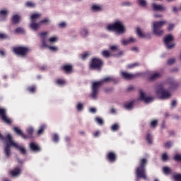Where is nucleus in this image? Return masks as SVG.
Returning a JSON list of instances; mask_svg holds the SVG:
<instances>
[{
	"label": "nucleus",
	"mask_w": 181,
	"mask_h": 181,
	"mask_svg": "<svg viewBox=\"0 0 181 181\" xmlns=\"http://www.w3.org/2000/svg\"><path fill=\"white\" fill-rule=\"evenodd\" d=\"M0 141H4L6 143V146L4 147V153L6 158H11L12 153L11 152V146H13L16 149H18L22 155H26V148L19 146V144L14 142L12 139V136L11 134H7L4 136L0 133Z\"/></svg>",
	"instance_id": "obj_1"
},
{
	"label": "nucleus",
	"mask_w": 181,
	"mask_h": 181,
	"mask_svg": "<svg viewBox=\"0 0 181 181\" xmlns=\"http://www.w3.org/2000/svg\"><path fill=\"white\" fill-rule=\"evenodd\" d=\"M112 81H114V78L112 76H107L100 81L93 82L91 98L94 99L97 98L101 86H103L104 83H112Z\"/></svg>",
	"instance_id": "obj_2"
},
{
	"label": "nucleus",
	"mask_w": 181,
	"mask_h": 181,
	"mask_svg": "<svg viewBox=\"0 0 181 181\" xmlns=\"http://www.w3.org/2000/svg\"><path fill=\"white\" fill-rule=\"evenodd\" d=\"M148 163V159L141 158L139 160V165L136 168V175L139 179H144L146 180V165Z\"/></svg>",
	"instance_id": "obj_3"
},
{
	"label": "nucleus",
	"mask_w": 181,
	"mask_h": 181,
	"mask_svg": "<svg viewBox=\"0 0 181 181\" xmlns=\"http://www.w3.org/2000/svg\"><path fill=\"white\" fill-rule=\"evenodd\" d=\"M107 29L112 32H116V33H125V27L121 21H115L112 24L108 25Z\"/></svg>",
	"instance_id": "obj_4"
},
{
	"label": "nucleus",
	"mask_w": 181,
	"mask_h": 181,
	"mask_svg": "<svg viewBox=\"0 0 181 181\" xmlns=\"http://www.w3.org/2000/svg\"><path fill=\"white\" fill-rule=\"evenodd\" d=\"M168 22L163 21H154L153 23V33L156 35V36H162L165 31L162 30V28L166 25Z\"/></svg>",
	"instance_id": "obj_5"
},
{
	"label": "nucleus",
	"mask_w": 181,
	"mask_h": 181,
	"mask_svg": "<svg viewBox=\"0 0 181 181\" xmlns=\"http://www.w3.org/2000/svg\"><path fill=\"white\" fill-rule=\"evenodd\" d=\"M156 93L158 97H159V98L161 100H168L172 96L170 92L163 88V84H159L158 86V89L156 90Z\"/></svg>",
	"instance_id": "obj_6"
},
{
	"label": "nucleus",
	"mask_w": 181,
	"mask_h": 181,
	"mask_svg": "<svg viewBox=\"0 0 181 181\" xmlns=\"http://www.w3.org/2000/svg\"><path fill=\"white\" fill-rule=\"evenodd\" d=\"M104 65V62L98 58H93L89 64L90 70H101L103 66Z\"/></svg>",
	"instance_id": "obj_7"
},
{
	"label": "nucleus",
	"mask_w": 181,
	"mask_h": 181,
	"mask_svg": "<svg viewBox=\"0 0 181 181\" xmlns=\"http://www.w3.org/2000/svg\"><path fill=\"white\" fill-rule=\"evenodd\" d=\"M13 52L17 56H21L22 57H25L30 52V49L28 47H15L13 48Z\"/></svg>",
	"instance_id": "obj_8"
},
{
	"label": "nucleus",
	"mask_w": 181,
	"mask_h": 181,
	"mask_svg": "<svg viewBox=\"0 0 181 181\" xmlns=\"http://www.w3.org/2000/svg\"><path fill=\"white\" fill-rule=\"evenodd\" d=\"M173 40H175V37H173V35H172L171 34L168 35L164 38V43L165 45V47L169 50L173 49V47H175V44L173 43Z\"/></svg>",
	"instance_id": "obj_9"
},
{
	"label": "nucleus",
	"mask_w": 181,
	"mask_h": 181,
	"mask_svg": "<svg viewBox=\"0 0 181 181\" xmlns=\"http://www.w3.org/2000/svg\"><path fill=\"white\" fill-rule=\"evenodd\" d=\"M0 117L5 122V124H7V125H11L12 124V119L11 118L8 117L6 116V110L4 108H0Z\"/></svg>",
	"instance_id": "obj_10"
},
{
	"label": "nucleus",
	"mask_w": 181,
	"mask_h": 181,
	"mask_svg": "<svg viewBox=\"0 0 181 181\" xmlns=\"http://www.w3.org/2000/svg\"><path fill=\"white\" fill-rule=\"evenodd\" d=\"M121 76L122 78H124V80H134V78L139 77V76H141V74L137 73V74H133L127 73L126 71H122L121 73Z\"/></svg>",
	"instance_id": "obj_11"
},
{
	"label": "nucleus",
	"mask_w": 181,
	"mask_h": 181,
	"mask_svg": "<svg viewBox=\"0 0 181 181\" xmlns=\"http://www.w3.org/2000/svg\"><path fill=\"white\" fill-rule=\"evenodd\" d=\"M117 153L114 151H109L106 155V160L107 162H110V163H114L117 162Z\"/></svg>",
	"instance_id": "obj_12"
},
{
	"label": "nucleus",
	"mask_w": 181,
	"mask_h": 181,
	"mask_svg": "<svg viewBox=\"0 0 181 181\" xmlns=\"http://www.w3.org/2000/svg\"><path fill=\"white\" fill-rule=\"evenodd\" d=\"M61 70L66 74H71L73 73V65L66 64L61 66Z\"/></svg>",
	"instance_id": "obj_13"
},
{
	"label": "nucleus",
	"mask_w": 181,
	"mask_h": 181,
	"mask_svg": "<svg viewBox=\"0 0 181 181\" xmlns=\"http://www.w3.org/2000/svg\"><path fill=\"white\" fill-rule=\"evenodd\" d=\"M140 100L144 103H148L153 101V98L145 95V93L140 90Z\"/></svg>",
	"instance_id": "obj_14"
},
{
	"label": "nucleus",
	"mask_w": 181,
	"mask_h": 181,
	"mask_svg": "<svg viewBox=\"0 0 181 181\" xmlns=\"http://www.w3.org/2000/svg\"><path fill=\"white\" fill-rule=\"evenodd\" d=\"M152 10L154 11V12H163V11H166V8H165V6L160 4H156L155 3H153L151 4Z\"/></svg>",
	"instance_id": "obj_15"
},
{
	"label": "nucleus",
	"mask_w": 181,
	"mask_h": 181,
	"mask_svg": "<svg viewBox=\"0 0 181 181\" xmlns=\"http://www.w3.org/2000/svg\"><path fill=\"white\" fill-rule=\"evenodd\" d=\"M30 149L32 151V152H40L42 151V148H40V146L37 145V144L35 142H31L30 144Z\"/></svg>",
	"instance_id": "obj_16"
},
{
	"label": "nucleus",
	"mask_w": 181,
	"mask_h": 181,
	"mask_svg": "<svg viewBox=\"0 0 181 181\" xmlns=\"http://www.w3.org/2000/svg\"><path fill=\"white\" fill-rule=\"evenodd\" d=\"M22 173V170L19 167H16L13 170L10 171V175L13 176V177H16V176H19V175Z\"/></svg>",
	"instance_id": "obj_17"
},
{
	"label": "nucleus",
	"mask_w": 181,
	"mask_h": 181,
	"mask_svg": "<svg viewBox=\"0 0 181 181\" xmlns=\"http://www.w3.org/2000/svg\"><path fill=\"white\" fill-rule=\"evenodd\" d=\"M170 90H175L179 87V83L172 78L168 79Z\"/></svg>",
	"instance_id": "obj_18"
},
{
	"label": "nucleus",
	"mask_w": 181,
	"mask_h": 181,
	"mask_svg": "<svg viewBox=\"0 0 181 181\" xmlns=\"http://www.w3.org/2000/svg\"><path fill=\"white\" fill-rule=\"evenodd\" d=\"M161 77H162V74L159 72H156L150 76L149 81H155V80H158V78H160Z\"/></svg>",
	"instance_id": "obj_19"
},
{
	"label": "nucleus",
	"mask_w": 181,
	"mask_h": 181,
	"mask_svg": "<svg viewBox=\"0 0 181 181\" xmlns=\"http://www.w3.org/2000/svg\"><path fill=\"white\" fill-rule=\"evenodd\" d=\"M13 131L17 135L22 136V138H23L24 139H28V136H26V134H23L22 130H21L19 128L13 127Z\"/></svg>",
	"instance_id": "obj_20"
},
{
	"label": "nucleus",
	"mask_w": 181,
	"mask_h": 181,
	"mask_svg": "<svg viewBox=\"0 0 181 181\" xmlns=\"http://www.w3.org/2000/svg\"><path fill=\"white\" fill-rule=\"evenodd\" d=\"M21 16L16 14L11 18V23L13 25H18L21 22Z\"/></svg>",
	"instance_id": "obj_21"
},
{
	"label": "nucleus",
	"mask_w": 181,
	"mask_h": 181,
	"mask_svg": "<svg viewBox=\"0 0 181 181\" xmlns=\"http://www.w3.org/2000/svg\"><path fill=\"white\" fill-rule=\"evenodd\" d=\"M30 28L32 29V30H37L39 28H40V23H36V21H31V23L30 24Z\"/></svg>",
	"instance_id": "obj_22"
},
{
	"label": "nucleus",
	"mask_w": 181,
	"mask_h": 181,
	"mask_svg": "<svg viewBox=\"0 0 181 181\" xmlns=\"http://www.w3.org/2000/svg\"><path fill=\"white\" fill-rule=\"evenodd\" d=\"M134 42H136V40H135V38L130 37L129 40H123L122 45H124V46H127V45L134 43Z\"/></svg>",
	"instance_id": "obj_23"
},
{
	"label": "nucleus",
	"mask_w": 181,
	"mask_h": 181,
	"mask_svg": "<svg viewBox=\"0 0 181 181\" xmlns=\"http://www.w3.org/2000/svg\"><path fill=\"white\" fill-rule=\"evenodd\" d=\"M136 34L139 36V37H141L142 39H144V37H146V35L142 33V30L139 27L136 28Z\"/></svg>",
	"instance_id": "obj_24"
},
{
	"label": "nucleus",
	"mask_w": 181,
	"mask_h": 181,
	"mask_svg": "<svg viewBox=\"0 0 181 181\" xmlns=\"http://www.w3.org/2000/svg\"><path fill=\"white\" fill-rule=\"evenodd\" d=\"M56 84H57V86H66V80L63 79V78H58L55 81Z\"/></svg>",
	"instance_id": "obj_25"
},
{
	"label": "nucleus",
	"mask_w": 181,
	"mask_h": 181,
	"mask_svg": "<svg viewBox=\"0 0 181 181\" xmlns=\"http://www.w3.org/2000/svg\"><path fill=\"white\" fill-rule=\"evenodd\" d=\"M26 90L28 91V93H30L31 94H35V93H36V86H28L27 87Z\"/></svg>",
	"instance_id": "obj_26"
},
{
	"label": "nucleus",
	"mask_w": 181,
	"mask_h": 181,
	"mask_svg": "<svg viewBox=\"0 0 181 181\" xmlns=\"http://www.w3.org/2000/svg\"><path fill=\"white\" fill-rule=\"evenodd\" d=\"M91 8L92 11H93L94 12H101V11H103V7L101 6L93 5Z\"/></svg>",
	"instance_id": "obj_27"
},
{
	"label": "nucleus",
	"mask_w": 181,
	"mask_h": 181,
	"mask_svg": "<svg viewBox=\"0 0 181 181\" xmlns=\"http://www.w3.org/2000/svg\"><path fill=\"white\" fill-rule=\"evenodd\" d=\"M134 100L129 102V103H127L124 105V108L126 110H132V108H134Z\"/></svg>",
	"instance_id": "obj_28"
},
{
	"label": "nucleus",
	"mask_w": 181,
	"mask_h": 181,
	"mask_svg": "<svg viewBox=\"0 0 181 181\" xmlns=\"http://www.w3.org/2000/svg\"><path fill=\"white\" fill-rule=\"evenodd\" d=\"M81 35L83 37H87L88 36V30L87 28H81Z\"/></svg>",
	"instance_id": "obj_29"
},
{
	"label": "nucleus",
	"mask_w": 181,
	"mask_h": 181,
	"mask_svg": "<svg viewBox=\"0 0 181 181\" xmlns=\"http://www.w3.org/2000/svg\"><path fill=\"white\" fill-rule=\"evenodd\" d=\"M41 15L39 13H34L32 14L30 16L31 22H36V19H39L40 18Z\"/></svg>",
	"instance_id": "obj_30"
},
{
	"label": "nucleus",
	"mask_w": 181,
	"mask_h": 181,
	"mask_svg": "<svg viewBox=\"0 0 181 181\" xmlns=\"http://www.w3.org/2000/svg\"><path fill=\"white\" fill-rule=\"evenodd\" d=\"M102 56L106 59H108V57H111V53H110V52L107 50H103L102 52Z\"/></svg>",
	"instance_id": "obj_31"
},
{
	"label": "nucleus",
	"mask_w": 181,
	"mask_h": 181,
	"mask_svg": "<svg viewBox=\"0 0 181 181\" xmlns=\"http://www.w3.org/2000/svg\"><path fill=\"white\" fill-rule=\"evenodd\" d=\"M163 172L165 175H170L172 173V170L169 167H163Z\"/></svg>",
	"instance_id": "obj_32"
},
{
	"label": "nucleus",
	"mask_w": 181,
	"mask_h": 181,
	"mask_svg": "<svg viewBox=\"0 0 181 181\" xmlns=\"http://www.w3.org/2000/svg\"><path fill=\"white\" fill-rule=\"evenodd\" d=\"M45 128H46L45 125H41L37 132V135H42V134H43V132H45Z\"/></svg>",
	"instance_id": "obj_33"
},
{
	"label": "nucleus",
	"mask_w": 181,
	"mask_h": 181,
	"mask_svg": "<svg viewBox=\"0 0 181 181\" xmlns=\"http://www.w3.org/2000/svg\"><path fill=\"white\" fill-rule=\"evenodd\" d=\"M118 129H119V125L118 124H115L111 127V130L114 132L118 131Z\"/></svg>",
	"instance_id": "obj_34"
},
{
	"label": "nucleus",
	"mask_w": 181,
	"mask_h": 181,
	"mask_svg": "<svg viewBox=\"0 0 181 181\" xmlns=\"http://www.w3.org/2000/svg\"><path fill=\"white\" fill-rule=\"evenodd\" d=\"M146 140L148 142V144H152V136H151V134H147Z\"/></svg>",
	"instance_id": "obj_35"
},
{
	"label": "nucleus",
	"mask_w": 181,
	"mask_h": 181,
	"mask_svg": "<svg viewBox=\"0 0 181 181\" xmlns=\"http://www.w3.org/2000/svg\"><path fill=\"white\" fill-rule=\"evenodd\" d=\"M15 33L19 34V33H25V30H23V28L18 27L16 28Z\"/></svg>",
	"instance_id": "obj_36"
},
{
	"label": "nucleus",
	"mask_w": 181,
	"mask_h": 181,
	"mask_svg": "<svg viewBox=\"0 0 181 181\" xmlns=\"http://www.w3.org/2000/svg\"><path fill=\"white\" fill-rule=\"evenodd\" d=\"M95 121L99 125H104V120L100 117H96L95 119Z\"/></svg>",
	"instance_id": "obj_37"
},
{
	"label": "nucleus",
	"mask_w": 181,
	"mask_h": 181,
	"mask_svg": "<svg viewBox=\"0 0 181 181\" xmlns=\"http://www.w3.org/2000/svg\"><path fill=\"white\" fill-rule=\"evenodd\" d=\"M161 158L163 162H166L167 160H168L169 156H168V154L166 153H164L162 154Z\"/></svg>",
	"instance_id": "obj_38"
},
{
	"label": "nucleus",
	"mask_w": 181,
	"mask_h": 181,
	"mask_svg": "<svg viewBox=\"0 0 181 181\" xmlns=\"http://www.w3.org/2000/svg\"><path fill=\"white\" fill-rule=\"evenodd\" d=\"M33 128L30 127L27 129V134L30 135V136H28V138H32V135L33 134Z\"/></svg>",
	"instance_id": "obj_39"
},
{
	"label": "nucleus",
	"mask_w": 181,
	"mask_h": 181,
	"mask_svg": "<svg viewBox=\"0 0 181 181\" xmlns=\"http://www.w3.org/2000/svg\"><path fill=\"white\" fill-rule=\"evenodd\" d=\"M138 66H139V63L138 62H135L134 64H129L127 66L128 69H134L135 67H138Z\"/></svg>",
	"instance_id": "obj_40"
},
{
	"label": "nucleus",
	"mask_w": 181,
	"mask_h": 181,
	"mask_svg": "<svg viewBox=\"0 0 181 181\" xmlns=\"http://www.w3.org/2000/svg\"><path fill=\"white\" fill-rule=\"evenodd\" d=\"M150 125L151 128H156L158 126V120L151 121Z\"/></svg>",
	"instance_id": "obj_41"
},
{
	"label": "nucleus",
	"mask_w": 181,
	"mask_h": 181,
	"mask_svg": "<svg viewBox=\"0 0 181 181\" xmlns=\"http://www.w3.org/2000/svg\"><path fill=\"white\" fill-rule=\"evenodd\" d=\"M53 142L57 144L59 142V135L57 134H54L52 137Z\"/></svg>",
	"instance_id": "obj_42"
},
{
	"label": "nucleus",
	"mask_w": 181,
	"mask_h": 181,
	"mask_svg": "<svg viewBox=\"0 0 181 181\" xmlns=\"http://www.w3.org/2000/svg\"><path fill=\"white\" fill-rule=\"evenodd\" d=\"M0 16H4V18H6V16H8V11L6 10L0 11Z\"/></svg>",
	"instance_id": "obj_43"
},
{
	"label": "nucleus",
	"mask_w": 181,
	"mask_h": 181,
	"mask_svg": "<svg viewBox=\"0 0 181 181\" xmlns=\"http://www.w3.org/2000/svg\"><path fill=\"white\" fill-rule=\"evenodd\" d=\"M173 179L175 181H181V174L174 175Z\"/></svg>",
	"instance_id": "obj_44"
},
{
	"label": "nucleus",
	"mask_w": 181,
	"mask_h": 181,
	"mask_svg": "<svg viewBox=\"0 0 181 181\" xmlns=\"http://www.w3.org/2000/svg\"><path fill=\"white\" fill-rule=\"evenodd\" d=\"M5 39H8V35L4 33H0V40H4Z\"/></svg>",
	"instance_id": "obj_45"
},
{
	"label": "nucleus",
	"mask_w": 181,
	"mask_h": 181,
	"mask_svg": "<svg viewBox=\"0 0 181 181\" xmlns=\"http://www.w3.org/2000/svg\"><path fill=\"white\" fill-rule=\"evenodd\" d=\"M138 3L140 6H146V1L145 0H138Z\"/></svg>",
	"instance_id": "obj_46"
},
{
	"label": "nucleus",
	"mask_w": 181,
	"mask_h": 181,
	"mask_svg": "<svg viewBox=\"0 0 181 181\" xmlns=\"http://www.w3.org/2000/svg\"><path fill=\"white\" fill-rule=\"evenodd\" d=\"M26 6H28V8H35V3L32 1H27Z\"/></svg>",
	"instance_id": "obj_47"
},
{
	"label": "nucleus",
	"mask_w": 181,
	"mask_h": 181,
	"mask_svg": "<svg viewBox=\"0 0 181 181\" xmlns=\"http://www.w3.org/2000/svg\"><path fill=\"white\" fill-rule=\"evenodd\" d=\"M48 49L49 50H51V52H57V50H59V49L57 48V47H54V46H49L48 45Z\"/></svg>",
	"instance_id": "obj_48"
},
{
	"label": "nucleus",
	"mask_w": 181,
	"mask_h": 181,
	"mask_svg": "<svg viewBox=\"0 0 181 181\" xmlns=\"http://www.w3.org/2000/svg\"><path fill=\"white\" fill-rule=\"evenodd\" d=\"M174 160H176V162H181V156L179 154H176L174 156Z\"/></svg>",
	"instance_id": "obj_49"
},
{
	"label": "nucleus",
	"mask_w": 181,
	"mask_h": 181,
	"mask_svg": "<svg viewBox=\"0 0 181 181\" xmlns=\"http://www.w3.org/2000/svg\"><path fill=\"white\" fill-rule=\"evenodd\" d=\"M39 36H40L41 39H46V36H47V32H42L39 34Z\"/></svg>",
	"instance_id": "obj_50"
},
{
	"label": "nucleus",
	"mask_w": 181,
	"mask_h": 181,
	"mask_svg": "<svg viewBox=\"0 0 181 181\" xmlns=\"http://www.w3.org/2000/svg\"><path fill=\"white\" fill-rule=\"evenodd\" d=\"M47 43H46V39H42L41 47H48Z\"/></svg>",
	"instance_id": "obj_51"
},
{
	"label": "nucleus",
	"mask_w": 181,
	"mask_h": 181,
	"mask_svg": "<svg viewBox=\"0 0 181 181\" xmlns=\"http://www.w3.org/2000/svg\"><path fill=\"white\" fill-rule=\"evenodd\" d=\"M76 108L78 111H83V108H84V106L83 105L82 103H78Z\"/></svg>",
	"instance_id": "obj_52"
},
{
	"label": "nucleus",
	"mask_w": 181,
	"mask_h": 181,
	"mask_svg": "<svg viewBox=\"0 0 181 181\" xmlns=\"http://www.w3.org/2000/svg\"><path fill=\"white\" fill-rule=\"evenodd\" d=\"M88 56H90V54L85 52L83 54H81V59L82 60H86V59H87V57H88Z\"/></svg>",
	"instance_id": "obj_53"
},
{
	"label": "nucleus",
	"mask_w": 181,
	"mask_h": 181,
	"mask_svg": "<svg viewBox=\"0 0 181 181\" xmlns=\"http://www.w3.org/2000/svg\"><path fill=\"white\" fill-rule=\"evenodd\" d=\"M165 148L169 149L172 146V141H168L167 143L164 144Z\"/></svg>",
	"instance_id": "obj_54"
},
{
	"label": "nucleus",
	"mask_w": 181,
	"mask_h": 181,
	"mask_svg": "<svg viewBox=\"0 0 181 181\" xmlns=\"http://www.w3.org/2000/svg\"><path fill=\"white\" fill-rule=\"evenodd\" d=\"M49 19L45 18V19H44V20H41V21L39 22V23H40V25H42V24L49 23Z\"/></svg>",
	"instance_id": "obj_55"
},
{
	"label": "nucleus",
	"mask_w": 181,
	"mask_h": 181,
	"mask_svg": "<svg viewBox=\"0 0 181 181\" xmlns=\"http://www.w3.org/2000/svg\"><path fill=\"white\" fill-rule=\"evenodd\" d=\"M132 4L129 1H124L122 4V6H131Z\"/></svg>",
	"instance_id": "obj_56"
},
{
	"label": "nucleus",
	"mask_w": 181,
	"mask_h": 181,
	"mask_svg": "<svg viewBox=\"0 0 181 181\" xmlns=\"http://www.w3.org/2000/svg\"><path fill=\"white\" fill-rule=\"evenodd\" d=\"M110 50H112V52H117V50H118V47L117 45L111 46Z\"/></svg>",
	"instance_id": "obj_57"
},
{
	"label": "nucleus",
	"mask_w": 181,
	"mask_h": 181,
	"mask_svg": "<svg viewBox=\"0 0 181 181\" xmlns=\"http://www.w3.org/2000/svg\"><path fill=\"white\" fill-rule=\"evenodd\" d=\"M49 40L51 43H53V42H57V37H50Z\"/></svg>",
	"instance_id": "obj_58"
},
{
	"label": "nucleus",
	"mask_w": 181,
	"mask_h": 181,
	"mask_svg": "<svg viewBox=\"0 0 181 181\" xmlns=\"http://www.w3.org/2000/svg\"><path fill=\"white\" fill-rule=\"evenodd\" d=\"M175 59H170L168 61V64H169L170 66H171V64H173V63H175Z\"/></svg>",
	"instance_id": "obj_59"
},
{
	"label": "nucleus",
	"mask_w": 181,
	"mask_h": 181,
	"mask_svg": "<svg viewBox=\"0 0 181 181\" xmlns=\"http://www.w3.org/2000/svg\"><path fill=\"white\" fill-rule=\"evenodd\" d=\"M173 28H175V25H173V24H170V25H168L167 29H168V31H170V30H172L173 29Z\"/></svg>",
	"instance_id": "obj_60"
},
{
	"label": "nucleus",
	"mask_w": 181,
	"mask_h": 181,
	"mask_svg": "<svg viewBox=\"0 0 181 181\" xmlns=\"http://www.w3.org/2000/svg\"><path fill=\"white\" fill-rule=\"evenodd\" d=\"M59 28H66V23H61L59 24Z\"/></svg>",
	"instance_id": "obj_61"
},
{
	"label": "nucleus",
	"mask_w": 181,
	"mask_h": 181,
	"mask_svg": "<svg viewBox=\"0 0 181 181\" xmlns=\"http://www.w3.org/2000/svg\"><path fill=\"white\" fill-rule=\"evenodd\" d=\"M90 112H93V114L97 112V110L94 107L90 109Z\"/></svg>",
	"instance_id": "obj_62"
},
{
	"label": "nucleus",
	"mask_w": 181,
	"mask_h": 181,
	"mask_svg": "<svg viewBox=\"0 0 181 181\" xmlns=\"http://www.w3.org/2000/svg\"><path fill=\"white\" fill-rule=\"evenodd\" d=\"M98 135H100V132H95L93 134V136H95V138H97Z\"/></svg>",
	"instance_id": "obj_63"
},
{
	"label": "nucleus",
	"mask_w": 181,
	"mask_h": 181,
	"mask_svg": "<svg viewBox=\"0 0 181 181\" xmlns=\"http://www.w3.org/2000/svg\"><path fill=\"white\" fill-rule=\"evenodd\" d=\"M177 104L176 100H173L171 103V107H175Z\"/></svg>",
	"instance_id": "obj_64"
}]
</instances>
